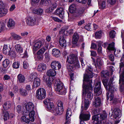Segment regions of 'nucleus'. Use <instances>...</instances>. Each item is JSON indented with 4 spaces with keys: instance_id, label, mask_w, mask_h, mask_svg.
Segmentation results:
<instances>
[{
    "instance_id": "1",
    "label": "nucleus",
    "mask_w": 124,
    "mask_h": 124,
    "mask_svg": "<svg viewBox=\"0 0 124 124\" xmlns=\"http://www.w3.org/2000/svg\"><path fill=\"white\" fill-rule=\"evenodd\" d=\"M55 89L57 93L61 95H65L66 90L60 80L58 79L55 81Z\"/></svg>"
},
{
    "instance_id": "2",
    "label": "nucleus",
    "mask_w": 124,
    "mask_h": 124,
    "mask_svg": "<svg viewBox=\"0 0 124 124\" xmlns=\"http://www.w3.org/2000/svg\"><path fill=\"white\" fill-rule=\"evenodd\" d=\"M83 96H85V98L91 100L93 98V94L92 93V87L91 85H85L84 83L83 86Z\"/></svg>"
},
{
    "instance_id": "3",
    "label": "nucleus",
    "mask_w": 124,
    "mask_h": 124,
    "mask_svg": "<svg viewBox=\"0 0 124 124\" xmlns=\"http://www.w3.org/2000/svg\"><path fill=\"white\" fill-rule=\"evenodd\" d=\"M67 61L70 63L74 64V68H78L80 67L78 57L74 54L70 55L68 57Z\"/></svg>"
},
{
    "instance_id": "4",
    "label": "nucleus",
    "mask_w": 124,
    "mask_h": 124,
    "mask_svg": "<svg viewBox=\"0 0 124 124\" xmlns=\"http://www.w3.org/2000/svg\"><path fill=\"white\" fill-rule=\"evenodd\" d=\"M106 117V115L105 114H98L93 116L92 119L94 120V122L96 124H101L102 121Z\"/></svg>"
},
{
    "instance_id": "5",
    "label": "nucleus",
    "mask_w": 124,
    "mask_h": 124,
    "mask_svg": "<svg viewBox=\"0 0 124 124\" xmlns=\"http://www.w3.org/2000/svg\"><path fill=\"white\" fill-rule=\"evenodd\" d=\"M46 96V91L44 88H40L36 91V97L38 99L42 100L45 98Z\"/></svg>"
},
{
    "instance_id": "6",
    "label": "nucleus",
    "mask_w": 124,
    "mask_h": 124,
    "mask_svg": "<svg viewBox=\"0 0 124 124\" xmlns=\"http://www.w3.org/2000/svg\"><path fill=\"white\" fill-rule=\"evenodd\" d=\"M48 43H46L43 47L39 49L37 52V57L39 59L41 60L43 59V54L44 52L47 50L48 48Z\"/></svg>"
},
{
    "instance_id": "7",
    "label": "nucleus",
    "mask_w": 124,
    "mask_h": 124,
    "mask_svg": "<svg viewBox=\"0 0 124 124\" xmlns=\"http://www.w3.org/2000/svg\"><path fill=\"white\" fill-rule=\"evenodd\" d=\"M46 43H48L44 39L34 42L33 47V50L35 51H37L44 45H45Z\"/></svg>"
},
{
    "instance_id": "8",
    "label": "nucleus",
    "mask_w": 124,
    "mask_h": 124,
    "mask_svg": "<svg viewBox=\"0 0 124 124\" xmlns=\"http://www.w3.org/2000/svg\"><path fill=\"white\" fill-rule=\"evenodd\" d=\"M26 22L27 24L29 25L33 26L38 24V22L37 18L33 16H29L26 18Z\"/></svg>"
},
{
    "instance_id": "9",
    "label": "nucleus",
    "mask_w": 124,
    "mask_h": 124,
    "mask_svg": "<svg viewBox=\"0 0 124 124\" xmlns=\"http://www.w3.org/2000/svg\"><path fill=\"white\" fill-rule=\"evenodd\" d=\"M113 80V78H111L108 83L109 92H107L106 94L107 100L109 99L108 95L109 94H110L109 93H113L116 90V87H115V86L113 85L112 84Z\"/></svg>"
},
{
    "instance_id": "10",
    "label": "nucleus",
    "mask_w": 124,
    "mask_h": 124,
    "mask_svg": "<svg viewBox=\"0 0 124 124\" xmlns=\"http://www.w3.org/2000/svg\"><path fill=\"white\" fill-rule=\"evenodd\" d=\"M34 106L33 103L31 102H29L25 105L26 110L22 111L23 114L24 115H26V114L24 113H29V111L34 110Z\"/></svg>"
},
{
    "instance_id": "11",
    "label": "nucleus",
    "mask_w": 124,
    "mask_h": 124,
    "mask_svg": "<svg viewBox=\"0 0 124 124\" xmlns=\"http://www.w3.org/2000/svg\"><path fill=\"white\" fill-rule=\"evenodd\" d=\"M8 10L5 8L2 0H0V16H5L7 13Z\"/></svg>"
},
{
    "instance_id": "12",
    "label": "nucleus",
    "mask_w": 124,
    "mask_h": 124,
    "mask_svg": "<svg viewBox=\"0 0 124 124\" xmlns=\"http://www.w3.org/2000/svg\"><path fill=\"white\" fill-rule=\"evenodd\" d=\"M83 106H82L81 107V109L82 111L80 114L79 118L80 120V121H87L88 120L90 119V115L89 114H83L82 113V111L83 109Z\"/></svg>"
},
{
    "instance_id": "13",
    "label": "nucleus",
    "mask_w": 124,
    "mask_h": 124,
    "mask_svg": "<svg viewBox=\"0 0 124 124\" xmlns=\"http://www.w3.org/2000/svg\"><path fill=\"white\" fill-rule=\"evenodd\" d=\"M101 85L100 82H98L96 84L94 89V94L95 95H99L102 93L100 88Z\"/></svg>"
},
{
    "instance_id": "14",
    "label": "nucleus",
    "mask_w": 124,
    "mask_h": 124,
    "mask_svg": "<svg viewBox=\"0 0 124 124\" xmlns=\"http://www.w3.org/2000/svg\"><path fill=\"white\" fill-rule=\"evenodd\" d=\"M51 66L53 69L55 70L60 69L61 67V65L58 61L54 60L52 62L51 64Z\"/></svg>"
},
{
    "instance_id": "15",
    "label": "nucleus",
    "mask_w": 124,
    "mask_h": 124,
    "mask_svg": "<svg viewBox=\"0 0 124 124\" xmlns=\"http://www.w3.org/2000/svg\"><path fill=\"white\" fill-rule=\"evenodd\" d=\"M121 111L119 109H115L112 113L113 117L115 119L120 118L121 116Z\"/></svg>"
},
{
    "instance_id": "16",
    "label": "nucleus",
    "mask_w": 124,
    "mask_h": 124,
    "mask_svg": "<svg viewBox=\"0 0 124 124\" xmlns=\"http://www.w3.org/2000/svg\"><path fill=\"white\" fill-rule=\"evenodd\" d=\"M91 74H90V73H86L85 74H84V81H84H86L87 82V83H89V85H91V83L92 82V80L88 79V78H90L89 76H91Z\"/></svg>"
},
{
    "instance_id": "17",
    "label": "nucleus",
    "mask_w": 124,
    "mask_h": 124,
    "mask_svg": "<svg viewBox=\"0 0 124 124\" xmlns=\"http://www.w3.org/2000/svg\"><path fill=\"white\" fill-rule=\"evenodd\" d=\"M56 14L59 15V16L61 18L63 19L64 17V14L63 8H60L57 9L55 11Z\"/></svg>"
},
{
    "instance_id": "18",
    "label": "nucleus",
    "mask_w": 124,
    "mask_h": 124,
    "mask_svg": "<svg viewBox=\"0 0 124 124\" xmlns=\"http://www.w3.org/2000/svg\"><path fill=\"white\" fill-rule=\"evenodd\" d=\"M57 6V4L55 3L50 4L49 8L46 9L45 10V12L49 13L53 11L54 9L56 8Z\"/></svg>"
},
{
    "instance_id": "19",
    "label": "nucleus",
    "mask_w": 124,
    "mask_h": 124,
    "mask_svg": "<svg viewBox=\"0 0 124 124\" xmlns=\"http://www.w3.org/2000/svg\"><path fill=\"white\" fill-rule=\"evenodd\" d=\"M11 49L10 46L8 47L7 45H4L3 49V53L6 55L10 54Z\"/></svg>"
},
{
    "instance_id": "20",
    "label": "nucleus",
    "mask_w": 124,
    "mask_h": 124,
    "mask_svg": "<svg viewBox=\"0 0 124 124\" xmlns=\"http://www.w3.org/2000/svg\"><path fill=\"white\" fill-rule=\"evenodd\" d=\"M53 109V112L55 115H60L62 114L63 111V110H62L60 108H59L57 107L55 108H54V109Z\"/></svg>"
},
{
    "instance_id": "21",
    "label": "nucleus",
    "mask_w": 124,
    "mask_h": 124,
    "mask_svg": "<svg viewBox=\"0 0 124 124\" xmlns=\"http://www.w3.org/2000/svg\"><path fill=\"white\" fill-rule=\"evenodd\" d=\"M121 82L122 83V85H120V88L121 89H122L123 87L124 86V68L122 73L120 75L119 84H120Z\"/></svg>"
},
{
    "instance_id": "22",
    "label": "nucleus",
    "mask_w": 124,
    "mask_h": 124,
    "mask_svg": "<svg viewBox=\"0 0 124 124\" xmlns=\"http://www.w3.org/2000/svg\"><path fill=\"white\" fill-rule=\"evenodd\" d=\"M101 104L100 98L99 97H96L95 101L93 103V105L96 107H98L100 106Z\"/></svg>"
},
{
    "instance_id": "23",
    "label": "nucleus",
    "mask_w": 124,
    "mask_h": 124,
    "mask_svg": "<svg viewBox=\"0 0 124 124\" xmlns=\"http://www.w3.org/2000/svg\"><path fill=\"white\" fill-rule=\"evenodd\" d=\"M46 69V66L44 63H41L39 65L37 68L38 71L41 72L45 70Z\"/></svg>"
},
{
    "instance_id": "24",
    "label": "nucleus",
    "mask_w": 124,
    "mask_h": 124,
    "mask_svg": "<svg viewBox=\"0 0 124 124\" xmlns=\"http://www.w3.org/2000/svg\"><path fill=\"white\" fill-rule=\"evenodd\" d=\"M40 79L38 78L34 79L33 86L35 88H36L39 87L40 85Z\"/></svg>"
},
{
    "instance_id": "25",
    "label": "nucleus",
    "mask_w": 124,
    "mask_h": 124,
    "mask_svg": "<svg viewBox=\"0 0 124 124\" xmlns=\"http://www.w3.org/2000/svg\"><path fill=\"white\" fill-rule=\"evenodd\" d=\"M30 9L32 11V13H34L39 15H42L43 14V10L42 9L39 8L38 9H37L31 8Z\"/></svg>"
},
{
    "instance_id": "26",
    "label": "nucleus",
    "mask_w": 124,
    "mask_h": 124,
    "mask_svg": "<svg viewBox=\"0 0 124 124\" xmlns=\"http://www.w3.org/2000/svg\"><path fill=\"white\" fill-rule=\"evenodd\" d=\"M59 43L60 45L63 47H65L66 46V42L64 38L62 36H60L59 39Z\"/></svg>"
},
{
    "instance_id": "27",
    "label": "nucleus",
    "mask_w": 124,
    "mask_h": 124,
    "mask_svg": "<svg viewBox=\"0 0 124 124\" xmlns=\"http://www.w3.org/2000/svg\"><path fill=\"white\" fill-rule=\"evenodd\" d=\"M12 104V102L10 101L6 102L3 105V107L5 110H7L11 107Z\"/></svg>"
},
{
    "instance_id": "28",
    "label": "nucleus",
    "mask_w": 124,
    "mask_h": 124,
    "mask_svg": "<svg viewBox=\"0 0 124 124\" xmlns=\"http://www.w3.org/2000/svg\"><path fill=\"white\" fill-rule=\"evenodd\" d=\"M47 75L49 76H54L56 74V71L52 69H50L47 71Z\"/></svg>"
},
{
    "instance_id": "29",
    "label": "nucleus",
    "mask_w": 124,
    "mask_h": 124,
    "mask_svg": "<svg viewBox=\"0 0 124 124\" xmlns=\"http://www.w3.org/2000/svg\"><path fill=\"white\" fill-rule=\"evenodd\" d=\"M17 80L19 83H23L25 81V77L23 75L19 74L17 76Z\"/></svg>"
},
{
    "instance_id": "30",
    "label": "nucleus",
    "mask_w": 124,
    "mask_h": 124,
    "mask_svg": "<svg viewBox=\"0 0 124 124\" xmlns=\"http://www.w3.org/2000/svg\"><path fill=\"white\" fill-rule=\"evenodd\" d=\"M52 53L53 55L55 57H57L60 55V51L58 49H54L53 50Z\"/></svg>"
},
{
    "instance_id": "31",
    "label": "nucleus",
    "mask_w": 124,
    "mask_h": 124,
    "mask_svg": "<svg viewBox=\"0 0 124 124\" xmlns=\"http://www.w3.org/2000/svg\"><path fill=\"white\" fill-rule=\"evenodd\" d=\"M15 22L12 19H9L7 23V25L8 27L13 28L15 26Z\"/></svg>"
},
{
    "instance_id": "32",
    "label": "nucleus",
    "mask_w": 124,
    "mask_h": 124,
    "mask_svg": "<svg viewBox=\"0 0 124 124\" xmlns=\"http://www.w3.org/2000/svg\"><path fill=\"white\" fill-rule=\"evenodd\" d=\"M15 48L16 52L20 54L23 52V49L21 45L19 44L16 45Z\"/></svg>"
},
{
    "instance_id": "33",
    "label": "nucleus",
    "mask_w": 124,
    "mask_h": 124,
    "mask_svg": "<svg viewBox=\"0 0 124 124\" xmlns=\"http://www.w3.org/2000/svg\"><path fill=\"white\" fill-rule=\"evenodd\" d=\"M79 39V36L77 33H75L73 36L72 43L73 44H76Z\"/></svg>"
},
{
    "instance_id": "34",
    "label": "nucleus",
    "mask_w": 124,
    "mask_h": 124,
    "mask_svg": "<svg viewBox=\"0 0 124 124\" xmlns=\"http://www.w3.org/2000/svg\"><path fill=\"white\" fill-rule=\"evenodd\" d=\"M29 116L31 121L32 122L34 120V116L35 115V112L34 110L29 111Z\"/></svg>"
},
{
    "instance_id": "35",
    "label": "nucleus",
    "mask_w": 124,
    "mask_h": 124,
    "mask_svg": "<svg viewBox=\"0 0 124 124\" xmlns=\"http://www.w3.org/2000/svg\"><path fill=\"white\" fill-rule=\"evenodd\" d=\"M38 75L37 73L35 72H33L31 74L29 77V80L30 81L32 80V79H35L37 78Z\"/></svg>"
},
{
    "instance_id": "36",
    "label": "nucleus",
    "mask_w": 124,
    "mask_h": 124,
    "mask_svg": "<svg viewBox=\"0 0 124 124\" xmlns=\"http://www.w3.org/2000/svg\"><path fill=\"white\" fill-rule=\"evenodd\" d=\"M11 37L14 39L19 40L22 38L19 35L16 34L14 32H11L10 33Z\"/></svg>"
},
{
    "instance_id": "37",
    "label": "nucleus",
    "mask_w": 124,
    "mask_h": 124,
    "mask_svg": "<svg viewBox=\"0 0 124 124\" xmlns=\"http://www.w3.org/2000/svg\"><path fill=\"white\" fill-rule=\"evenodd\" d=\"M72 113L70 108H69L67 110L66 114V120H68L71 116Z\"/></svg>"
},
{
    "instance_id": "38",
    "label": "nucleus",
    "mask_w": 124,
    "mask_h": 124,
    "mask_svg": "<svg viewBox=\"0 0 124 124\" xmlns=\"http://www.w3.org/2000/svg\"><path fill=\"white\" fill-rule=\"evenodd\" d=\"M76 9V6L74 4H73L70 6L69 8V11L71 13H74Z\"/></svg>"
},
{
    "instance_id": "39",
    "label": "nucleus",
    "mask_w": 124,
    "mask_h": 124,
    "mask_svg": "<svg viewBox=\"0 0 124 124\" xmlns=\"http://www.w3.org/2000/svg\"><path fill=\"white\" fill-rule=\"evenodd\" d=\"M96 63L98 66L99 67H100L103 64V61L100 58L98 57L96 59Z\"/></svg>"
},
{
    "instance_id": "40",
    "label": "nucleus",
    "mask_w": 124,
    "mask_h": 124,
    "mask_svg": "<svg viewBox=\"0 0 124 124\" xmlns=\"http://www.w3.org/2000/svg\"><path fill=\"white\" fill-rule=\"evenodd\" d=\"M45 60L46 62H48L50 59V55L48 51L46 52L44 54Z\"/></svg>"
},
{
    "instance_id": "41",
    "label": "nucleus",
    "mask_w": 124,
    "mask_h": 124,
    "mask_svg": "<svg viewBox=\"0 0 124 124\" xmlns=\"http://www.w3.org/2000/svg\"><path fill=\"white\" fill-rule=\"evenodd\" d=\"M3 119L4 121H7L9 118V114L7 111H5L3 112Z\"/></svg>"
},
{
    "instance_id": "42",
    "label": "nucleus",
    "mask_w": 124,
    "mask_h": 124,
    "mask_svg": "<svg viewBox=\"0 0 124 124\" xmlns=\"http://www.w3.org/2000/svg\"><path fill=\"white\" fill-rule=\"evenodd\" d=\"M90 103V102L89 100L86 99L85 101L84 109L86 110L89 107V105Z\"/></svg>"
},
{
    "instance_id": "43",
    "label": "nucleus",
    "mask_w": 124,
    "mask_h": 124,
    "mask_svg": "<svg viewBox=\"0 0 124 124\" xmlns=\"http://www.w3.org/2000/svg\"><path fill=\"white\" fill-rule=\"evenodd\" d=\"M93 70V69L90 67H88V69L86 70V73L89 72L90 74H91V76H89L90 78H93L94 75V73L92 72Z\"/></svg>"
},
{
    "instance_id": "44",
    "label": "nucleus",
    "mask_w": 124,
    "mask_h": 124,
    "mask_svg": "<svg viewBox=\"0 0 124 124\" xmlns=\"http://www.w3.org/2000/svg\"><path fill=\"white\" fill-rule=\"evenodd\" d=\"M21 120L22 121L24 122L27 123H29L30 120L26 116H23L21 118Z\"/></svg>"
},
{
    "instance_id": "45",
    "label": "nucleus",
    "mask_w": 124,
    "mask_h": 124,
    "mask_svg": "<svg viewBox=\"0 0 124 124\" xmlns=\"http://www.w3.org/2000/svg\"><path fill=\"white\" fill-rule=\"evenodd\" d=\"M9 64V60L5 59L3 62V66L4 68H6L8 66Z\"/></svg>"
},
{
    "instance_id": "46",
    "label": "nucleus",
    "mask_w": 124,
    "mask_h": 124,
    "mask_svg": "<svg viewBox=\"0 0 124 124\" xmlns=\"http://www.w3.org/2000/svg\"><path fill=\"white\" fill-rule=\"evenodd\" d=\"M20 92L21 94L23 96H25L27 95V91L24 89H20Z\"/></svg>"
},
{
    "instance_id": "47",
    "label": "nucleus",
    "mask_w": 124,
    "mask_h": 124,
    "mask_svg": "<svg viewBox=\"0 0 124 124\" xmlns=\"http://www.w3.org/2000/svg\"><path fill=\"white\" fill-rule=\"evenodd\" d=\"M109 75L108 72L107 71H102L101 72V76L103 78H105L108 76Z\"/></svg>"
},
{
    "instance_id": "48",
    "label": "nucleus",
    "mask_w": 124,
    "mask_h": 124,
    "mask_svg": "<svg viewBox=\"0 0 124 124\" xmlns=\"http://www.w3.org/2000/svg\"><path fill=\"white\" fill-rule=\"evenodd\" d=\"M102 32L101 31L96 32L95 34V37L96 38H100L102 35Z\"/></svg>"
},
{
    "instance_id": "49",
    "label": "nucleus",
    "mask_w": 124,
    "mask_h": 124,
    "mask_svg": "<svg viewBox=\"0 0 124 124\" xmlns=\"http://www.w3.org/2000/svg\"><path fill=\"white\" fill-rule=\"evenodd\" d=\"M114 43L113 42L109 44L108 47V49L109 50H115V48L114 47Z\"/></svg>"
},
{
    "instance_id": "50",
    "label": "nucleus",
    "mask_w": 124,
    "mask_h": 124,
    "mask_svg": "<svg viewBox=\"0 0 124 124\" xmlns=\"http://www.w3.org/2000/svg\"><path fill=\"white\" fill-rule=\"evenodd\" d=\"M47 108L49 110H53L54 108L53 103L52 102L46 106Z\"/></svg>"
},
{
    "instance_id": "51",
    "label": "nucleus",
    "mask_w": 124,
    "mask_h": 124,
    "mask_svg": "<svg viewBox=\"0 0 124 124\" xmlns=\"http://www.w3.org/2000/svg\"><path fill=\"white\" fill-rule=\"evenodd\" d=\"M5 26V24L3 22H0V32L4 31Z\"/></svg>"
},
{
    "instance_id": "52",
    "label": "nucleus",
    "mask_w": 124,
    "mask_h": 124,
    "mask_svg": "<svg viewBox=\"0 0 124 124\" xmlns=\"http://www.w3.org/2000/svg\"><path fill=\"white\" fill-rule=\"evenodd\" d=\"M20 65V62L18 61L14 62L13 65V66L14 68L18 69L19 68Z\"/></svg>"
},
{
    "instance_id": "53",
    "label": "nucleus",
    "mask_w": 124,
    "mask_h": 124,
    "mask_svg": "<svg viewBox=\"0 0 124 124\" xmlns=\"http://www.w3.org/2000/svg\"><path fill=\"white\" fill-rule=\"evenodd\" d=\"M124 64L123 62H121L120 63V71L119 72L121 74L122 73V72L124 70Z\"/></svg>"
},
{
    "instance_id": "54",
    "label": "nucleus",
    "mask_w": 124,
    "mask_h": 124,
    "mask_svg": "<svg viewBox=\"0 0 124 124\" xmlns=\"http://www.w3.org/2000/svg\"><path fill=\"white\" fill-rule=\"evenodd\" d=\"M40 3L41 4L45 6H48L49 4V2L47 0H41Z\"/></svg>"
},
{
    "instance_id": "55",
    "label": "nucleus",
    "mask_w": 124,
    "mask_h": 124,
    "mask_svg": "<svg viewBox=\"0 0 124 124\" xmlns=\"http://www.w3.org/2000/svg\"><path fill=\"white\" fill-rule=\"evenodd\" d=\"M23 108H22L21 106L20 105L17 106L16 108V110L17 112L18 113H21L22 112V109Z\"/></svg>"
},
{
    "instance_id": "56",
    "label": "nucleus",
    "mask_w": 124,
    "mask_h": 124,
    "mask_svg": "<svg viewBox=\"0 0 124 124\" xmlns=\"http://www.w3.org/2000/svg\"><path fill=\"white\" fill-rule=\"evenodd\" d=\"M57 107L59 108H60L62 110H63V104L62 102L61 101H58L57 103Z\"/></svg>"
},
{
    "instance_id": "57",
    "label": "nucleus",
    "mask_w": 124,
    "mask_h": 124,
    "mask_svg": "<svg viewBox=\"0 0 124 124\" xmlns=\"http://www.w3.org/2000/svg\"><path fill=\"white\" fill-rule=\"evenodd\" d=\"M74 64H73L72 65H68L67 66V67L68 69L69 70V71H70L71 70L73 71L75 69L77 68H74Z\"/></svg>"
},
{
    "instance_id": "58",
    "label": "nucleus",
    "mask_w": 124,
    "mask_h": 124,
    "mask_svg": "<svg viewBox=\"0 0 124 124\" xmlns=\"http://www.w3.org/2000/svg\"><path fill=\"white\" fill-rule=\"evenodd\" d=\"M116 32L114 31H111L109 33V35L110 38H113L115 37Z\"/></svg>"
},
{
    "instance_id": "59",
    "label": "nucleus",
    "mask_w": 124,
    "mask_h": 124,
    "mask_svg": "<svg viewBox=\"0 0 124 124\" xmlns=\"http://www.w3.org/2000/svg\"><path fill=\"white\" fill-rule=\"evenodd\" d=\"M108 79H105L104 78L102 79V82L103 84L104 85L105 87H107V84L108 83Z\"/></svg>"
},
{
    "instance_id": "60",
    "label": "nucleus",
    "mask_w": 124,
    "mask_h": 124,
    "mask_svg": "<svg viewBox=\"0 0 124 124\" xmlns=\"http://www.w3.org/2000/svg\"><path fill=\"white\" fill-rule=\"evenodd\" d=\"M43 102L44 104L46 106L51 102L50 99H46L44 100L43 101Z\"/></svg>"
},
{
    "instance_id": "61",
    "label": "nucleus",
    "mask_w": 124,
    "mask_h": 124,
    "mask_svg": "<svg viewBox=\"0 0 124 124\" xmlns=\"http://www.w3.org/2000/svg\"><path fill=\"white\" fill-rule=\"evenodd\" d=\"M52 81H51L49 79L47 81V84L48 85L47 87L49 88L50 90L52 89L51 84H52Z\"/></svg>"
},
{
    "instance_id": "62",
    "label": "nucleus",
    "mask_w": 124,
    "mask_h": 124,
    "mask_svg": "<svg viewBox=\"0 0 124 124\" xmlns=\"http://www.w3.org/2000/svg\"><path fill=\"white\" fill-rule=\"evenodd\" d=\"M106 7L105 2H102L100 5H99V8L101 9L104 8Z\"/></svg>"
},
{
    "instance_id": "63",
    "label": "nucleus",
    "mask_w": 124,
    "mask_h": 124,
    "mask_svg": "<svg viewBox=\"0 0 124 124\" xmlns=\"http://www.w3.org/2000/svg\"><path fill=\"white\" fill-rule=\"evenodd\" d=\"M29 65L28 63L25 61H24L23 62V67L24 68L26 69L29 67Z\"/></svg>"
},
{
    "instance_id": "64",
    "label": "nucleus",
    "mask_w": 124,
    "mask_h": 124,
    "mask_svg": "<svg viewBox=\"0 0 124 124\" xmlns=\"http://www.w3.org/2000/svg\"><path fill=\"white\" fill-rule=\"evenodd\" d=\"M97 53L99 54H102V47L101 45H99L98 48L97 50Z\"/></svg>"
}]
</instances>
